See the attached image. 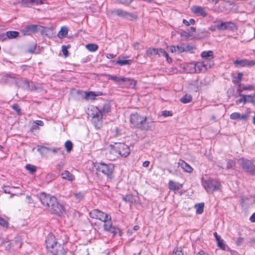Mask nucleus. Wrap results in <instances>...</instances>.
Returning a JSON list of instances; mask_svg holds the SVG:
<instances>
[{
	"instance_id": "obj_39",
	"label": "nucleus",
	"mask_w": 255,
	"mask_h": 255,
	"mask_svg": "<svg viewBox=\"0 0 255 255\" xmlns=\"http://www.w3.org/2000/svg\"><path fill=\"white\" fill-rule=\"evenodd\" d=\"M192 100V97L190 95L186 94L182 98L180 101L182 103L186 104L190 102Z\"/></svg>"
},
{
	"instance_id": "obj_46",
	"label": "nucleus",
	"mask_w": 255,
	"mask_h": 255,
	"mask_svg": "<svg viewBox=\"0 0 255 255\" xmlns=\"http://www.w3.org/2000/svg\"><path fill=\"white\" fill-rule=\"evenodd\" d=\"M157 49L150 48L146 51V54L149 56L156 55Z\"/></svg>"
},
{
	"instance_id": "obj_64",
	"label": "nucleus",
	"mask_w": 255,
	"mask_h": 255,
	"mask_svg": "<svg viewBox=\"0 0 255 255\" xmlns=\"http://www.w3.org/2000/svg\"><path fill=\"white\" fill-rule=\"evenodd\" d=\"M250 220L252 222H255V212L251 216Z\"/></svg>"
},
{
	"instance_id": "obj_31",
	"label": "nucleus",
	"mask_w": 255,
	"mask_h": 255,
	"mask_svg": "<svg viewBox=\"0 0 255 255\" xmlns=\"http://www.w3.org/2000/svg\"><path fill=\"white\" fill-rule=\"evenodd\" d=\"M24 83L25 85L24 88L27 90L34 91L38 89V87L36 86L35 84L32 83L30 84L28 81L26 80L24 81Z\"/></svg>"
},
{
	"instance_id": "obj_35",
	"label": "nucleus",
	"mask_w": 255,
	"mask_h": 255,
	"mask_svg": "<svg viewBox=\"0 0 255 255\" xmlns=\"http://www.w3.org/2000/svg\"><path fill=\"white\" fill-rule=\"evenodd\" d=\"M218 247L221 249L226 251L229 249L228 247L224 243V240L221 238L217 241Z\"/></svg>"
},
{
	"instance_id": "obj_12",
	"label": "nucleus",
	"mask_w": 255,
	"mask_h": 255,
	"mask_svg": "<svg viewBox=\"0 0 255 255\" xmlns=\"http://www.w3.org/2000/svg\"><path fill=\"white\" fill-rule=\"evenodd\" d=\"M115 148L119 149L120 155L124 157H127L130 152L129 146L123 143H116Z\"/></svg>"
},
{
	"instance_id": "obj_59",
	"label": "nucleus",
	"mask_w": 255,
	"mask_h": 255,
	"mask_svg": "<svg viewBox=\"0 0 255 255\" xmlns=\"http://www.w3.org/2000/svg\"><path fill=\"white\" fill-rule=\"evenodd\" d=\"M34 0H20V2L22 4H27L34 2Z\"/></svg>"
},
{
	"instance_id": "obj_38",
	"label": "nucleus",
	"mask_w": 255,
	"mask_h": 255,
	"mask_svg": "<svg viewBox=\"0 0 255 255\" xmlns=\"http://www.w3.org/2000/svg\"><path fill=\"white\" fill-rule=\"evenodd\" d=\"M204 206V203H200L195 205V208L196 210V212L197 214H201L203 212Z\"/></svg>"
},
{
	"instance_id": "obj_24",
	"label": "nucleus",
	"mask_w": 255,
	"mask_h": 255,
	"mask_svg": "<svg viewBox=\"0 0 255 255\" xmlns=\"http://www.w3.org/2000/svg\"><path fill=\"white\" fill-rule=\"evenodd\" d=\"M132 61L130 59H127L125 57H119L118 58L117 64L121 66L130 65Z\"/></svg>"
},
{
	"instance_id": "obj_58",
	"label": "nucleus",
	"mask_w": 255,
	"mask_h": 255,
	"mask_svg": "<svg viewBox=\"0 0 255 255\" xmlns=\"http://www.w3.org/2000/svg\"><path fill=\"white\" fill-rule=\"evenodd\" d=\"M3 191L5 193H10V187L9 186H4L3 187Z\"/></svg>"
},
{
	"instance_id": "obj_11",
	"label": "nucleus",
	"mask_w": 255,
	"mask_h": 255,
	"mask_svg": "<svg viewBox=\"0 0 255 255\" xmlns=\"http://www.w3.org/2000/svg\"><path fill=\"white\" fill-rule=\"evenodd\" d=\"M91 113L90 114L93 119L94 123H100L103 118V114L101 110L96 107H93L91 109Z\"/></svg>"
},
{
	"instance_id": "obj_57",
	"label": "nucleus",
	"mask_w": 255,
	"mask_h": 255,
	"mask_svg": "<svg viewBox=\"0 0 255 255\" xmlns=\"http://www.w3.org/2000/svg\"><path fill=\"white\" fill-rule=\"evenodd\" d=\"M35 124H36L37 126L42 127L44 125V123L43 121L40 120H36L34 122Z\"/></svg>"
},
{
	"instance_id": "obj_37",
	"label": "nucleus",
	"mask_w": 255,
	"mask_h": 255,
	"mask_svg": "<svg viewBox=\"0 0 255 255\" xmlns=\"http://www.w3.org/2000/svg\"><path fill=\"white\" fill-rule=\"evenodd\" d=\"M86 48L91 52H95L98 48V45L94 43L88 44L86 45Z\"/></svg>"
},
{
	"instance_id": "obj_51",
	"label": "nucleus",
	"mask_w": 255,
	"mask_h": 255,
	"mask_svg": "<svg viewBox=\"0 0 255 255\" xmlns=\"http://www.w3.org/2000/svg\"><path fill=\"white\" fill-rule=\"evenodd\" d=\"M168 49L172 53H177V46L172 45L168 47Z\"/></svg>"
},
{
	"instance_id": "obj_3",
	"label": "nucleus",
	"mask_w": 255,
	"mask_h": 255,
	"mask_svg": "<svg viewBox=\"0 0 255 255\" xmlns=\"http://www.w3.org/2000/svg\"><path fill=\"white\" fill-rule=\"evenodd\" d=\"M202 185L208 193H213L214 191L220 188V183L216 179H208L202 182Z\"/></svg>"
},
{
	"instance_id": "obj_22",
	"label": "nucleus",
	"mask_w": 255,
	"mask_h": 255,
	"mask_svg": "<svg viewBox=\"0 0 255 255\" xmlns=\"http://www.w3.org/2000/svg\"><path fill=\"white\" fill-rule=\"evenodd\" d=\"M85 99L86 100H94L96 99V97L99 96L103 95V93L102 92H85Z\"/></svg>"
},
{
	"instance_id": "obj_7",
	"label": "nucleus",
	"mask_w": 255,
	"mask_h": 255,
	"mask_svg": "<svg viewBox=\"0 0 255 255\" xmlns=\"http://www.w3.org/2000/svg\"><path fill=\"white\" fill-rule=\"evenodd\" d=\"M95 166L97 171L106 175H110L113 172V166L112 164H107L104 162H100L96 163Z\"/></svg>"
},
{
	"instance_id": "obj_17",
	"label": "nucleus",
	"mask_w": 255,
	"mask_h": 255,
	"mask_svg": "<svg viewBox=\"0 0 255 255\" xmlns=\"http://www.w3.org/2000/svg\"><path fill=\"white\" fill-rule=\"evenodd\" d=\"M196 73L206 71L208 68L211 67V65L206 64L204 61H198L195 63Z\"/></svg>"
},
{
	"instance_id": "obj_53",
	"label": "nucleus",
	"mask_w": 255,
	"mask_h": 255,
	"mask_svg": "<svg viewBox=\"0 0 255 255\" xmlns=\"http://www.w3.org/2000/svg\"><path fill=\"white\" fill-rule=\"evenodd\" d=\"M62 52H63L64 55L65 56V57H67L68 55V52L66 46H64V45L62 46Z\"/></svg>"
},
{
	"instance_id": "obj_40",
	"label": "nucleus",
	"mask_w": 255,
	"mask_h": 255,
	"mask_svg": "<svg viewBox=\"0 0 255 255\" xmlns=\"http://www.w3.org/2000/svg\"><path fill=\"white\" fill-rule=\"evenodd\" d=\"M19 33L15 31H9L6 33V36L8 38H14L18 36Z\"/></svg>"
},
{
	"instance_id": "obj_55",
	"label": "nucleus",
	"mask_w": 255,
	"mask_h": 255,
	"mask_svg": "<svg viewBox=\"0 0 255 255\" xmlns=\"http://www.w3.org/2000/svg\"><path fill=\"white\" fill-rule=\"evenodd\" d=\"M180 35L182 37H185L186 38H188L190 36V34L186 31H183L180 33Z\"/></svg>"
},
{
	"instance_id": "obj_6",
	"label": "nucleus",
	"mask_w": 255,
	"mask_h": 255,
	"mask_svg": "<svg viewBox=\"0 0 255 255\" xmlns=\"http://www.w3.org/2000/svg\"><path fill=\"white\" fill-rule=\"evenodd\" d=\"M140 129L141 130H151L155 127V121L151 117L144 116Z\"/></svg>"
},
{
	"instance_id": "obj_50",
	"label": "nucleus",
	"mask_w": 255,
	"mask_h": 255,
	"mask_svg": "<svg viewBox=\"0 0 255 255\" xmlns=\"http://www.w3.org/2000/svg\"><path fill=\"white\" fill-rule=\"evenodd\" d=\"M173 255H183V254L180 249L176 248L174 250Z\"/></svg>"
},
{
	"instance_id": "obj_27",
	"label": "nucleus",
	"mask_w": 255,
	"mask_h": 255,
	"mask_svg": "<svg viewBox=\"0 0 255 255\" xmlns=\"http://www.w3.org/2000/svg\"><path fill=\"white\" fill-rule=\"evenodd\" d=\"M182 187V184L175 182L172 180L169 182V188L174 191H178Z\"/></svg>"
},
{
	"instance_id": "obj_52",
	"label": "nucleus",
	"mask_w": 255,
	"mask_h": 255,
	"mask_svg": "<svg viewBox=\"0 0 255 255\" xmlns=\"http://www.w3.org/2000/svg\"><path fill=\"white\" fill-rule=\"evenodd\" d=\"M162 116L167 117L172 116V113L170 111H163L162 112Z\"/></svg>"
},
{
	"instance_id": "obj_62",
	"label": "nucleus",
	"mask_w": 255,
	"mask_h": 255,
	"mask_svg": "<svg viewBox=\"0 0 255 255\" xmlns=\"http://www.w3.org/2000/svg\"><path fill=\"white\" fill-rule=\"evenodd\" d=\"M254 89V87L252 85H248L243 87V90H252Z\"/></svg>"
},
{
	"instance_id": "obj_42",
	"label": "nucleus",
	"mask_w": 255,
	"mask_h": 255,
	"mask_svg": "<svg viewBox=\"0 0 255 255\" xmlns=\"http://www.w3.org/2000/svg\"><path fill=\"white\" fill-rule=\"evenodd\" d=\"M110 105L109 103H106L104 105L102 110L103 115L108 113L110 111Z\"/></svg>"
},
{
	"instance_id": "obj_54",
	"label": "nucleus",
	"mask_w": 255,
	"mask_h": 255,
	"mask_svg": "<svg viewBox=\"0 0 255 255\" xmlns=\"http://www.w3.org/2000/svg\"><path fill=\"white\" fill-rule=\"evenodd\" d=\"M133 0H117L119 2L124 4H128Z\"/></svg>"
},
{
	"instance_id": "obj_23",
	"label": "nucleus",
	"mask_w": 255,
	"mask_h": 255,
	"mask_svg": "<svg viewBox=\"0 0 255 255\" xmlns=\"http://www.w3.org/2000/svg\"><path fill=\"white\" fill-rule=\"evenodd\" d=\"M156 55H158L159 57L163 56L166 57V61L169 63H171L172 61L171 58L169 56L168 53L162 48H157Z\"/></svg>"
},
{
	"instance_id": "obj_34",
	"label": "nucleus",
	"mask_w": 255,
	"mask_h": 255,
	"mask_svg": "<svg viewBox=\"0 0 255 255\" xmlns=\"http://www.w3.org/2000/svg\"><path fill=\"white\" fill-rule=\"evenodd\" d=\"M186 69V70L189 73H196L195 63L187 64Z\"/></svg>"
},
{
	"instance_id": "obj_4",
	"label": "nucleus",
	"mask_w": 255,
	"mask_h": 255,
	"mask_svg": "<svg viewBox=\"0 0 255 255\" xmlns=\"http://www.w3.org/2000/svg\"><path fill=\"white\" fill-rule=\"evenodd\" d=\"M39 199L42 205L49 211L50 207L56 203L57 198L45 193H41L39 196Z\"/></svg>"
},
{
	"instance_id": "obj_36",
	"label": "nucleus",
	"mask_w": 255,
	"mask_h": 255,
	"mask_svg": "<svg viewBox=\"0 0 255 255\" xmlns=\"http://www.w3.org/2000/svg\"><path fill=\"white\" fill-rule=\"evenodd\" d=\"M38 151L42 155H45L48 153V152L50 151V148L45 146H38Z\"/></svg>"
},
{
	"instance_id": "obj_43",
	"label": "nucleus",
	"mask_w": 255,
	"mask_h": 255,
	"mask_svg": "<svg viewBox=\"0 0 255 255\" xmlns=\"http://www.w3.org/2000/svg\"><path fill=\"white\" fill-rule=\"evenodd\" d=\"M25 168L31 173H33L36 171V167L31 164H27L25 166Z\"/></svg>"
},
{
	"instance_id": "obj_28",
	"label": "nucleus",
	"mask_w": 255,
	"mask_h": 255,
	"mask_svg": "<svg viewBox=\"0 0 255 255\" xmlns=\"http://www.w3.org/2000/svg\"><path fill=\"white\" fill-rule=\"evenodd\" d=\"M108 79L111 80L118 84H120L121 83H123L125 80V77H118L114 75H108Z\"/></svg>"
},
{
	"instance_id": "obj_32",
	"label": "nucleus",
	"mask_w": 255,
	"mask_h": 255,
	"mask_svg": "<svg viewBox=\"0 0 255 255\" xmlns=\"http://www.w3.org/2000/svg\"><path fill=\"white\" fill-rule=\"evenodd\" d=\"M201 56L204 59H213L214 58L213 52L211 50L203 51L201 53Z\"/></svg>"
},
{
	"instance_id": "obj_15",
	"label": "nucleus",
	"mask_w": 255,
	"mask_h": 255,
	"mask_svg": "<svg viewBox=\"0 0 255 255\" xmlns=\"http://www.w3.org/2000/svg\"><path fill=\"white\" fill-rule=\"evenodd\" d=\"M220 24L217 25V28L220 31H223L226 29L233 30L235 27V24L231 21L222 22L219 21Z\"/></svg>"
},
{
	"instance_id": "obj_1",
	"label": "nucleus",
	"mask_w": 255,
	"mask_h": 255,
	"mask_svg": "<svg viewBox=\"0 0 255 255\" xmlns=\"http://www.w3.org/2000/svg\"><path fill=\"white\" fill-rule=\"evenodd\" d=\"M89 214L92 218L104 222V227L106 231H109L114 234H116L120 231V229L118 227L113 226L111 217L110 215L98 209L92 210Z\"/></svg>"
},
{
	"instance_id": "obj_19",
	"label": "nucleus",
	"mask_w": 255,
	"mask_h": 255,
	"mask_svg": "<svg viewBox=\"0 0 255 255\" xmlns=\"http://www.w3.org/2000/svg\"><path fill=\"white\" fill-rule=\"evenodd\" d=\"M191 10L194 13L201 15L203 17H206L207 16V13L205 10V8L200 6H193L191 8Z\"/></svg>"
},
{
	"instance_id": "obj_26",
	"label": "nucleus",
	"mask_w": 255,
	"mask_h": 255,
	"mask_svg": "<svg viewBox=\"0 0 255 255\" xmlns=\"http://www.w3.org/2000/svg\"><path fill=\"white\" fill-rule=\"evenodd\" d=\"M61 176L63 179H65L69 181H72L75 179L74 176L68 170H64L62 173Z\"/></svg>"
},
{
	"instance_id": "obj_20",
	"label": "nucleus",
	"mask_w": 255,
	"mask_h": 255,
	"mask_svg": "<svg viewBox=\"0 0 255 255\" xmlns=\"http://www.w3.org/2000/svg\"><path fill=\"white\" fill-rule=\"evenodd\" d=\"M115 146L116 143L114 145H110V150L108 157L111 160H115L118 155H120V154L119 153V149H116L115 148Z\"/></svg>"
},
{
	"instance_id": "obj_47",
	"label": "nucleus",
	"mask_w": 255,
	"mask_h": 255,
	"mask_svg": "<svg viewBox=\"0 0 255 255\" xmlns=\"http://www.w3.org/2000/svg\"><path fill=\"white\" fill-rule=\"evenodd\" d=\"M12 108L13 109L16 113L20 115H21V109L17 104H14L12 106Z\"/></svg>"
},
{
	"instance_id": "obj_25",
	"label": "nucleus",
	"mask_w": 255,
	"mask_h": 255,
	"mask_svg": "<svg viewBox=\"0 0 255 255\" xmlns=\"http://www.w3.org/2000/svg\"><path fill=\"white\" fill-rule=\"evenodd\" d=\"M178 165L186 172L191 173L193 170L192 167L183 160H180Z\"/></svg>"
},
{
	"instance_id": "obj_41",
	"label": "nucleus",
	"mask_w": 255,
	"mask_h": 255,
	"mask_svg": "<svg viewBox=\"0 0 255 255\" xmlns=\"http://www.w3.org/2000/svg\"><path fill=\"white\" fill-rule=\"evenodd\" d=\"M64 145L66 149V151L68 152H70L71 151L73 146L72 142L70 140L66 141Z\"/></svg>"
},
{
	"instance_id": "obj_63",
	"label": "nucleus",
	"mask_w": 255,
	"mask_h": 255,
	"mask_svg": "<svg viewBox=\"0 0 255 255\" xmlns=\"http://www.w3.org/2000/svg\"><path fill=\"white\" fill-rule=\"evenodd\" d=\"M244 241V239L243 238H239L237 241L236 244L238 246H240Z\"/></svg>"
},
{
	"instance_id": "obj_29",
	"label": "nucleus",
	"mask_w": 255,
	"mask_h": 255,
	"mask_svg": "<svg viewBox=\"0 0 255 255\" xmlns=\"http://www.w3.org/2000/svg\"><path fill=\"white\" fill-rule=\"evenodd\" d=\"M123 83L127 87L129 88H134L136 84L135 81L129 78H125V80Z\"/></svg>"
},
{
	"instance_id": "obj_13",
	"label": "nucleus",
	"mask_w": 255,
	"mask_h": 255,
	"mask_svg": "<svg viewBox=\"0 0 255 255\" xmlns=\"http://www.w3.org/2000/svg\"><path fill=\"white\" fill-rule=\"evenodd\" d=\"M234 64L236 67H252L255 65V59L252 60L246 59L237 60L234 62Z\"/></svg>"
},
{
	"instance_id": "obj_10",
	"label": "nucleus",
	"mask_w": 255,
	"mask_h": 255,
	"mask_svg": "<svg viewBox=\"0 0 255 255\" xmlns=\"http://www.w3.org/2000/svg\"><path fill=\"white\" fill-rule=\"evenodd\" d=\"M112 13L117 14L120 17L126 18L128 20H132L137 18L136 15L129 13L121 9H115L112 11Z\"/></svg>"
},
{
	"instance_id": "obj_14",
	"label": "nucleus",
	"mask_w": 255,
	"mask_h": 255,
	"mask_svg": "<svg viewBox=\"0 0 255 255\" xmlns=\"http://www.w3.org/2000/svg\"><path fill=\"white\" fill-rule=\"evenodd\" d=\"M53 206L50 207L49 212L52 214L60 215L64 212V206L60 204L58 200H56V203L53 204Z\"/></svg>"
},
{
	"instance_id": "obj_33",
	"label": "nucleus",
	"mask_w": 255,
	"mask_h": 255,
	"mask_svg": "<svg viewBox=\"0 0 255 255\" xmlns=\"http://www.w3.org/2000/svg\"><path fill=\"white\" fill-rule=\"evenodd\" d=\"M68 32V28L67 27L64 26L61 27L60 30L59 31L58 33V37L62 38L65 37L67 34Z\"/></svg>"
},
{
	"instance_id": "obj_21",
	"label": "nucleus",
	"mask_w": 255,
	"mask_h": 255,
	"mask_svg": "<svg viewBox=\"0 0 255 255\" xmlns=\"http://www.w3.org/2000/svg\"><path fill=\"white\" fill-rule=\"evenodd\" d=\"M115 146L116 143L114 145H110V150L108 157L111 160H115L118 155H120V154L119 153V149H116L115 148Z\"/></svg>"
},
{
	"instance_id": "obj_9",
	"label": "nucleus",
	"mask_w": 255,
	"mask_h": 255,
	"mask_svg": "<svg viewBox=\"0 0 255 255\" xmlns=\"http://www.w3.org/2000/svg\"><path fill=\"white\" fill-rule=\"evenodd\" d=\"M144 117V116L140 115L137 113L132 114L130 115V122L133 127L140 129Z\"/></svg>"
},
{
	"instance_id": "obj_16",
	"label": "nucleus",
	"mask_w": 255,
	"mask_h": 255,
	"mask_svg": "<svg viewBox=\"0 0 255 255\" xmlns=\"http://www.w3.org/2000/svg\"><path fill=\"white\" fill-rule=\"evenodd\" d=\"M194 48V46L189 43H181L177 45L178 53L189 52L192 50Z\"/></svg>"
},
{
	"instance_id": "obj_30",
	"label": "nucleus",
	"mask_w": 255,
	"mask_h": 255,
	"mask_svg": "<svg viewBox=\"0 0 255 255\" xmlns=\"http://www.w3.org/2000/svg\"><path fill=\"white\" fill-rule=\"evenodd\" d=\"M2 80L7 84H12L16 82V79L15 77L10 75H6L2 78Z\"/></svg>"
},
{
	"instance_id": "obj_8",
	"label": "nucleus",
	"mask_w": 255,
	"mask_h": 255,
	"mask_svg": "<svg viewBox=\"0 0 255 255\" xmlns=\"http://www.w3.org/2000/svg\"><path fill=\"white\" fill-rule=\"evenodd\" d=\"M251 113V109L250 108L247 109L245 113L243 114H241L238 112H235L231 114L230 118L233 120H241L244 121H247Z\"/></svg>"
},
{
	"instance_id": "obj_44",
	"label": "nucleus",
	"mask_w": 255,
	"mask_h": 255,
	"mask_svg": "<svg viewBox=\"0 0 255 255\" xmlns=\"http://www.w3.org/2000/svg\"><path fill=\"white\" fill-rule=\"evenodd\" d=\"M74 196L76 200L80 201L83 199L84 195L80 192H75L74 193Z\"/></svg>"
},
{
	"instance_id": "obj_49",
	"label": "nucleus",
	"mask_w": 255,
	"mask_h": 255,
	"mask_svg": "<svg viewBox=\"0 0 255 255\" xmlns=\"http://www.w3.org/2000/svg\"><path fill=\"white\" fill-rule=\"evenodd\" d=\"M227 165L226 166V168L229 169L233 167L235 165V162L232 160H226Z\"/></svg>"
},
{
	"instance_id": "obj_56",
	"label": "nucleus",
	"mask_w": 255,
	"mask_h": 255,
	"mask_svg": "<svg viewBox=\"0 0 255 255\" xmlns=\"http://www.w3.org/2000/svg\"><path fill=\"white\" fill-rule=\"evenodd\" d=\"M50 151H52L53 153H56L58 152H60L61 154L63 153V151L61 150V149L60 148H50Z\"/></svg>"
},
{
	"instance_id": "obj_48",
	"label": "nucleus",
	"mask_w": 255,
	"mask_h": 255,
	"mask_svg": "<svg viewBox=\"0 0 255 255\" xmlns=\"http://www.w3.org/2000/svg\"><path fill=\"white\" fill-rule=\"evenodd\" d=\"M0 225L4 228H7L8 226V223L5 220L0 218Z\"/></svg>"
},
{
	"instance_id": "obj_2",
	"label": "nucleus",
	"mask_w": 255,
	"mask_h": 255,
	"mask_svg": "<svg viewBox=\"0 0 255 255\" xmlns=\"http://www.w3.org/2000/svg\"><path fill=\"white\" fill-rule=\"evenodd\" d=\"M47 249L53 255H73L72 252L66 251L60 245H57L55 237L52 235H49L46 240Z\"/></svg>"
},
{
	"instance_id": "obj_61",
	"label": "nucleus",
	"mask_w": 255,
	"mask_h": 255,
	"mask_svg": "<svg viewBox=\"0 0 255 255\" xmlns=\"http://www.w3.org/2000/svg\"><path fill=\"white\" fill-rule=\"evenodd\" d=\"M35 49H36V46L33 45V46H32L31 47H30V48L27 50V51H28L29 53H34V51H35Z\"/></svg>"
},
{
	"instance_id": "obj_45",
	"label": "nucleus",
	"mask_w": 255,
	"mask_h": 255,
	"mask_svg": "<svg viewBox=\"0 0 255 255\" xmlns=\"http://www.w3.org/2000/svg\"><path fill=\"white\" fill-rule=\"evenodd\" d=\"M241 96L243 97V98L241 99H238L236 101L237 104H239L242 102L244 103V104H245L247 102L246 97H250V98L252 97L251 95H247V96L241 95Z\"/></svg>"
},
{
	"instance_id": "obj_18",
	"label": "nucleus",
	"mask_w": 255,
	"mask_h": 255,
	"mask_svg": "<svg viewBox=\"0 0 255 255\" xmlns=\"http://www.w3.org/2000/svg\"><path fill=\"white\" fill-rule=\"evenodd\" d=\"M37 31V26L36 25H29L23 28L21 32L24 35H29L32 33H35Z\"/></svg>"
},
{
	"instance_id": "obj_60",
	"label": "nucleus",
	"mask_w": 255,
	"mask_h": 255,
	"mask_svg": "<svg viewBox=\"0 0 255 255\" xmlns=\"http://www.w3.org/2000/svg\"><path fill=\"white\" fill-rule=\"evenodd\" d=\"M243 76V73H242V72L238 73V75H237V78H238L237 82L238 83L240 82L241 81V80L242 79Z\"/></svg>"
},
{
	"instance_id": "obj_5",
	"label": "nucleus",
	"mask_w": 255,
	"mask_h": 255,
	"mask_svg": "<svg viewBox=\"0 0 255 255\" xmlns=\"http://www.w3.org/2000/svg\"><path fill=\"white\" fill-rule=\"evenodd\" d=\"M238 162L247 172L255 175V165L250 160L242 158L239 159Z\"/></svg>"
}]
</instances>
